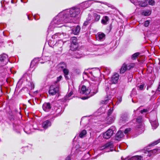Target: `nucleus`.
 <instances>
[{"label": "nucleus", "mask_w": 160, "mask_h": 160, "mask_svg": "<svg viewBox=\"0 0 160 160\" xmlns=\"http://www.w3.org/2000/svg\"><path fill=\"white\" fill-rule=\"evenodd\" d=\"M71 40L72 41L71 43H73L75 44H78L77 42V38L75 37L72 38Z\"/></svg>", "instance_id": "obj_33"}, {"label": "nucleus", "mask_w": 160, "mask_h": 160, "mask_svg": "<svg viewBox=\"0 0 160 160\" xmlns=\"http://www.w3.org/2000/svg\"><path fill=\"white\" fill-rule=\"evenodd\" d=\"M129 119V117L127 113H122L121 115L120 118V122L122 124H124L128 121Z\"/></svg>", "instance_id": "obj_5"}, {"label": "nucleus", "mask_w": 160, "mask_h": 160, "mask_svg": "<svg viewBox=\"0 0 160 160\" xmlns=\"http://www.w3.org/2000/svg\"><path fill=\"white\" fill-rule=\"evenodd\" d=\"M72 92L71 91L70 92H69L68 95H66L65 98H65V100H66V101H67V100H69L70 99V98H69V97H70L72 95Z\"/></svg>", "instance_id": "obj_32"}, {"label": "nucleus", "mask_w": 160, "mask_h": 160, "mask_svg": "<svg viewBox=\"0 0 160 160\" xmlns=\"http://www.w3.org/2000/svg\"><path fill=\"white\" fill-rule=\"evenodd\" d=\"M65 35H66V34H64V33H63L62 34H61L60 33L58 32L56 33L54 35H53L52 36V38L53 39H55L56 38H63L64 36Z\"/></svg>", "instance_id": "obj_14"}, {"label": "nucleus", "mask_w": 160, "mask_h": 160, "mask_svg": "<svg viewBox=\"0 0 160 160\" xmlns=\"http://www.w3.org/2000/svg\"><path fill=\"white\" fill-rule=\"evenodd\" d=\"M135 66V64L134 63H131L127 64V69L128 70H129L131 68L134 67Z\"/></svg>", "instance_id": "obj_28"}, {"label": "nucleus", "mask_w": 160, "mask_h": 160, "mask_svg": "<svg viewBox=\"0 0 160 160\" xmlns=\"http://www.w3.org/2000/svg\"><path fill=\"white\" fill-rule=\"evenodd\" d=\"M98 91V85L97 84H94L92 86L91 89H89L87 88L86 86L83 85L81 88L80 93L82 94H89L87 97H83L82 99H85L88 98L90 97L96 93Z\"/></svg>", "instance_id": "obj_2"}, {"label": "nucleus", "mask_w": 160, "mask_h": 160, "mask_svg": "<svg viewBox=\"0 0 160 160\" xmlns=\"http://www.w3.org/2000/svg\"><path fill=\"white\" fill-rule=\"evenodd\" d=\"M65 160H71V158L69 156H68L65 159Z\"/></svg>", "instance_id": "obj_44"}, {"label": "nucleus", "mask_w": 160, "mask_h": 160, "mask_svg": "<svg viewBox=\"0 0 160 160\" xmlns=\"http://www.w3.org/2000/svg\"><path fill=\"white\" fill-rule=\"evenodd\" d=\"M9 61L8 56L4 54L0 55V67L6 65Z\"/></svg>", "instance_id": "obj_4"}, {"label": "nucleus", "mask_w": 160, "mask_h": 160, "mask_svg": "<svg viewBox=\"0 0 160 160\" xmlns=\"http://www.w3.org/2000/svg\"><path fill=\"white\" fill-rule=\"evenodd\" d=\"M160 142V139L157 141L153 143H152V145L153 146L155 145H156L159 142Z\"/></svg>", "instance_id": "obj_40"}, {"label": "nucleus", "mask_w": 160, "mask_h": 160, "mask_svg": "<svg viewBox=\"0 0 160 160\" xmlns=\"http://www.w3.org/2000/svg\"><path fill=\"white\" fill-rule=\"evenodd\" d=\"M113 133V131L112 130L109 129L103 134L104 138L106 139L109 138L112 135Z\"/></svg>", "instance_id": "obj_7"}, {"label": "nucleus", "mask_w": 160, "mask_h": 160, "mask_svg": "<svg viewBox=\"0 0 160 160\" xmlns=\"http://www.w3.org/2000/svg\"><path fill=\"white\" fill-rule=\"evenodd\" d=\"M43 110L46 112H48L51 108L50 104L49 103H45L42 106Z\"/></svg>", "instance_id": "obj_10"}, {"label": "nucleus", "mask_w": 160, "mask_h": 160, "mask_svg": "<svg viewBox=\"0 0 160 160\" xmlns=\"http://www.w3.org/2000/svg\"><path fill=\"white\" fill-rule=\"evenodd\" d=\"M131 2L133 3L134 5H136L135 3V1L134 0H130Z\"/></svg>", "instance_id": "obj_45"}, {"label": "nucleus", "mask_w": 160, "mask_h": 160, "mask_svg": "<svg viewBox=\"0 0 160 160\" xmlns=\"http://www.w3.org/2000/svg\"><path fill=\"white\" fill-rule=\"evenodd\" d=\"M62 78V77L61 76H60L59 77L57 78V81L59 82Z\"/></svg>", "instance_id": "obj_42"}, {"label": "nucleus", "mask_w": 160, "mask_h": 160, "mask_svg": "<svg viewBox=\"0 0 160 160\" xmlns=\"http://www.w3.org/2000/svg\"><path fill=\"white\" fill-rule=\"evenodd\" d=\"M98 2L101 3V2Z\"/></svg>", "instance_id": "obj_50"}, {"label": "nucleus", "mask_w": 160, "mask_h": 160, "mask_svg": "<svg viewBox=\"0 0 160 160\" xmlns=\"http://www.w3.org/2000/svg\"><path fill=\"white\" fill-rule=\"evenodd\" d=\"M89 23V20L86 21L83 23V25L84 26H86Z\"/></svg>", "instance_id": "obj_41"}, {"label": "nucleus", "mask_w": 160, "mask_h": 160, "mask_svg": "<svg viewBox=\"0 0 160 160\" xmlns=\"http://www.w3.org/2000/svg\"><path fill=\"white\" fill-rule=\"evenodd\" d=\"M132 75H130V78H131V76Z\"/></svg>", "instance_id": "obj_51"}, {"label": "nucleus", "mask_w": 160, "mask_h": 160, "mask_svg": "<svg viewBox=\"0 0 160 160\" xmlns=\"http://www.w3.org/2000/svg\"><path fill=\"white\" fill-rule=\"evenodd\" d=\"M140 53L139 52H136L131 56V58L132 60L136 59L140 55Z\"/></svg>", "instance_id": "obj_31"}, {"label": "nucleus", "mask_w": 160, "mask_h": 160, "mask_svg": "<svg viewBox=\"0 0 160 160\" xmlns=\"http://www.w3.org/2000/svg\"><path fill=\"white\" fill-rule=\"evenodd\" d=\"M155 0V3L158 2H159L160 0Z\"/></svg>", "instance_id": "obj_47"}, {"label": "nucleus", "mask_w": 160, "mask_h": 160, "mask_svg": "<svg viewBox=\"0 0 160 160\" xmlns=\"http://www.w3.org/2000/svg\"><path fill=\"white\" fill-rule=\"evenodd\" d=\"M36 61L37 60L36 59H34L32 61L30 66L31 67H33V66L35 65V64L36 63Z\"/></svg>", "instance_id": "obj_34"}, {"label": "nucleus", "mask_w": 160, "mask_h": 160, "mask_svg": "<svg viewBox=\"0 0 160 160\" xmlns=\"http://www.w3.org/2000/svg\"><path fill=\"white\" fill-rule=\"evenodd\" d=\"M144 86V84H142L140 85L139 86H138V88L140 90H142L143 89Z\"/></svg>", "instance_id": "obj_36"}, {"label": "nucleus", "mask_w": 160, "mask_h": 160, "mask_svg": "<svg viewBox=\"0 0 160 160\" xmlns=\"http://www.w3.org/2000/svg\"><path fill=\"white\" fill-rule=\"evenodd\" d=\"M59 86L58 83L56 82L54 84L51 85L49 91V93L52 95H55L59 91Z\"/></svg>", "instance_id": "obj_3"}, {"label": "nucleus", "mask_w": 160, "mask_h": 160, "mask_svg": "<svg viewBox=\"0 0 160 160\" xmlns=\"http://www.w3.org/2000/svg\"><path fill=\"white\" fill-rule=\"evenodd\" d=\"M127 68V64L126 63H124L123 64L121 68L120 71V73H124L126 70H128Z\"/></svg>", "instance_id": "obj_19"}, {"label": "nucleus", "mask_w": 160, "mask_h": 160, "mask_svg": "<svg viewBox=\"0 0 160 160\" xmlns=\"http://www.w3.org/2000/svg\"><path fill=\"white\" fill-rule=\"evenodd\" d=\"M136 122L138 123L139 125L138 127V128H140V126L141 125L142 123V118L141 116H139L136 118Z\"/></svg>", "instance_id": "obj_21"}, {"label": "nucleus", "mask_w": 160, "mask_h": 160, "mask_svg": "<svg viewBox=\"0 0 160 160\" xmlns=\"http://www.w3.org/2000/svg\"><path fill=\"white\" fill-rule=\"evenodd\" d=\"M123 137V132L121 131H118L116 135L115 138L117 140L119 141Z\"/></svg>", "instance_id": "obj_12"}, {"label": "nucleus", "mask_w": 160, "mask_h": 160, "mask_svg": "<svg viewBox=\"0 0 160 160\" xmlns=\"http://www.w3.org/2000/svg\"><path fill=\"white\" fill-rule=\"evenodd\" d=\"M28 18L29 20H30V19L29 18V16H28Z\"/></svg>", "instance_id": "obj_48"}, {"label": "nucleus", "mask_w": 160, "mask_h": 160, "mask_svg": "<svg viewBox=\"0 0 160 160\" xmlns=\"http://www.w3.org/2000/svg\"><path fill=\"white\" fill-rule=\"evenodd\" d=\"M93 16L94 18L95 21L97 22L99 21L100 19V16L99 15L97 14L96 13H94L93 14Z\"/></svg>", "instance_id": "obj_30"}, {"label": "nucleus", "mask_w": 160, "mask_h": 160, "mask_svg": "<svg viewBox=\"0 0 160 160\" xmlns=\"http://www.w3.org/2000/svg\"><path fill=\"white\" fill-rule=\"evenodd\" d=\"M158 150L157 148H155L152 150H151L148 151H147L148 153V156L150 157L152 154H155L156 153Z\"/></svg>", "instance_id": "obj_20"}, {"label": "nucleus", "mask_w": 160, "mask_h": 160, "mask_svg": "<svg viewBox=\"0 0 160 160\" xmlns=\"http://www.w3.org/2000/svg\"><path fill=\"white\" fill-rule=\"evenodd\" d=\"M51 122L48 120L44 121L42 124V127L43 128L46 129L49 126H50Z\"/></svg>", "instance_id": "obj_16"}, {"label": "nucleus", "mask_w": 160, "mask_h": 160, "mask_svg": "<svg viewBox=\"0 0 160 160\" xmlns=\"http://www.w3.org/2000/svg\"><path fill=\"white\" fill-rule=\"evenodd\" d=\"M118 101L119 102H121V101H122V98H120L119 99H118Z\"/></svg>", "instance_id": "obj_46"}, {"label": "nucleus", "mask_w": 160, "mask_h": 160, "mask_svg": "<svg viewBox=\"0 0 160 160\" xmlns=\"http://www.w3.org/2000/svg\"><path fill=\"white\" fill-rule=\"evenodd\" d=\"M150 123L153 129H155L158 126V124L156 120L152 121L150 120Z\"/></svg>", "instance_id": "obj_18"}, {"label": "nucleus", "mask_w": 160, "mask_h": 160, "mask_svg": "<svg viewBox=\"0 0 160 160\" xmlns=\"http://www.w3.org/2000/svg\"><path fill=\"white\" fill-rule=\"evenodd\" d=\"M138 4L139 6L141 7H145L148 5V0H143L142 1L139 2Z\"/></svg>", "instance_id": "obj_17"}, {"label": "nucleus", "mask_w": 160, "mask_h": 160, "mask_svg": "<svg viewBox=\"0 0 160 160\" xmlns=\"http://www.w3.org/2000/svg\"><path fill=\"white\" fill-rule=\"evenodd\" d=\"M130 160H142V158L141 156H136L132 157L130 158Z\"/></svg>", "instance_id": "obj_26"}, {"label": "nucleus", "mask_w": 160, "mask_h": 160, "mask_svg": "<svg viewBox=\"0 0 160 160\" xmlns=\"http://www.w3.org/2000/svg\"><path fill=\"white\" fill-rule=\"evenodd\" d=\"M148 111V109H144L142 110L140 112L141 113H143V112H147Z\"/></svg>", "instance_id": "obj_39"}, {"label": "nucleus", "mask_w": 160, "mask_h": 160, "mask_svg": "<svg viewBox=\"0 0 160 160\" xmlns=\"http://www.w3.org/2000/svg\"><path fill=\"white\" fill-rule=\"evenodd\" d=\"M58 67L59 70H63L66 68V64L64 62L61 63L58 65Z\"/></svg>", "instance_id": "obj_22"}, {"label": "nucleus", "mask_w": 160, "mask_h": 160, "mask_svg": "<svg viewBox=\"0 0 160 160\" xmlns=\"http://www.w3.org/2000/svg\"><path fill=\"white\" fill-rule=\"evenodd\" d=\"M113 109H109V110L108 111V116H109L112 113V112Z\"/></svg>", "instance_id": "obj_38"}, {"label": "nucleus", "mask_w": 160, "mask_h": 160, "mask_svg": "<svg viewBox=\"0 0 160 160\" xmlns=\"http://www.w3.org/2000/svg\"><path fill=\"white\" fill-rule=\"evenodd\" d=\"M78 44L71 43L70 45V50L72 51L75 50L78 48Z\"/></svg>", "instance_id": "obj_24"}, {"label": "nucleus", "mask_w": 160, "mask_h": 160, "mask_svg": "<svg viewBox=\"0 0 160 160\" xmlns=\"http://www.w3.org/2000/svg\"><path fill=\"white\" fill-rule=\"evenodd\" d=\"M158 91L160 92V82L159 83L158 88L156 90V92Z\"/></svg>", "instance_id": "obj_43"}, {"label": "nucleus", "mask_w": 160, "mask_h": 160, "mask_svg": "<svg viewBox=\"0 0 160 160\" xmlns=\"http://www.w3.org/2000/svg\"><path fill=\"white\" fill-rule=\"evenodd\" d=\"M63 72L64 74V77L66 79H68L69 78L68 76L69 73V70L68 69L65 68L63 70Z\"/></svg>", "instance_id": "obj_25"}, {"label": "nucleus", "mask_w": 160, "mask_h": 160, "mask_svg": "<svg viewBox=\"0 0 160 160\" xmlns=\"http://www.w3.org/2000/svg\"><path fill=\"white\" fill-rule=\"evenodd\" d=\"M150 22L148 20H146L144 22V26L148 27L149 25Z\"/></svg>", "instance_id": "obj_35"}, {"label": "nucleus", "mask_w": 160, "mask_h": 160, "mask_svg": "<svg viewBox=\"0 0 160 160\" xmlns=\"http://www.w3.org/2000/svg\"><path fill=\"white\" fill-rule=\"evenodd\" d=\"M80 11V9L78 8H72L69 11H67L65 14L62 13H59L54 18L49 29L51 27H61L63 25H60V24L71 22V18L76 17L79 14Z\"/></svg>", "instance_id": "obj_1"}, {"label": "nucleus", "mask_w": 160, "mask_h": 160, "mask_svg": "<svg viewBox=\"0 0 160 160\" xmlns=\"http://www.w3.org/2000/svg\"><path fill=\"white\" fill-rule=\"evenodd\" d=\"M109 20L108 17L107 16L104 17L101 20V22L104 25L106 24Z\"/></svg>", "instance_id": "obj_23"}, {"label": "nucleus", "mask_w": 160, "mask_h": 160, "mask_svg": "<svg viewBox=\"0 0 160 160\" xmlns=\"http://www.w3.org/2000/svg\"><path fill=\"white\" fill-rule=\"evenodd\" d=\"M80 58V57H76V58Z\"/></svg>", "instance_id": "obj_49"}, {"label": "nucleus", "mask_w": 160, "mask_h": 160, "mask_svg": "<svg viewBox=\"0 0 160 160\" xmlns=\"http://www.w3.org/2000/svg\"><path fill=\"white\" fill-rule=\"evenodd\" d=\"M115 117L116 115H113L111 116H108L107 118V120L108 124H111L113 123L115 119Z\"/></svg>", "instance_id": "obj_11"}, {"label": "nucleus", "mask_w": 160, "mask_h": 160, "mask_svg": "<svg viewBox=\"0 0 160 160\" xmlns=\"http://www.w3.org/2000/svg\"><path fill=\"white\" fill-rule=\"evenodd\" d=\"M105 35L104 33L99 32L97 34L96 38H98V40L101 41H103L105 39Z\"/></svg>", "instance_id": "obj_9"}, {"label": "nucleus", "mask_w": 160, "mask_h": 160, "mask_svg": "<svg viewBox=\"0 0 160 160\" xmlns=\"http://www.w3.org/2000/svg\"><path fill=\"white\" fill-rule=\"evenodd\" d=\"M119 77V75L118 74L116 73L114 74L111 78V81L113 83H117L118 81Z\"/></svg>", "instance_id": "obj_8"}, {"label": "nucleus", "mask_w": 160, "mask_h": 160, "mask_svg": "<svg viewBox=\"0 0 160 160\" xmlns=\"http://www.w3.org/2000/svg\"><path fill=\"white\" fill-rule=\"evenodd\" d=\"M87 131L85 130H83L79 134V137L81 138H82L86 134Z\"/></svg>", "instance_id": "obj_29"}, {"label": "nucleus", "mask_w": 160, "mask_h": 160, "mask_svg": "<svg viewBox=\"0 0 160 160\" xmlns=\"http://www.w3.org/2000/svg\"><path fill=\"white\" fill-rule=\"evenodd\" d=\"M80 30V27L77 26V27H74L72 28V33L75 35H77L79 33Z\"/></svg>", "instance_id": "obj_15"}, {"label": "nucleus", "mask_w": 160, "mask_h": 160, "mask_svg": "<svg viewBox=\"0 0 160 160\" xmlns=\"http://www.w3.org/2000/svg\"><path fill=\"white\" fill-rule=\"evenodd\" d=\"M131 131V129L130 128H126L124 131V132L125 134L128 133L129 132Z\"/></svg>", "instance_id": "obj_37"}, {"label": "nucleus", "mask_w": 160, "mask_h": 160, "mask_svg": "<svg viewBox=\"0 0 160 160\" xmlns=\"http://www.w3.org/2000/svg\"><path fill=\"white\" fill-rule=\"evenodd\" d=\"M108 148L110 149V151H112L114 149L113 146L111 142L107 143L105 145L100 148V150H102Z\"/></svg>", "instance_id": "obj_6"}, {"label": "nucleus", "mask_w": 160, "mask_h": 160, "mask_svg": "<svg viewBox=\"0 0 160 160\" xmlns=\"http://www.w3.org/2000/svg\"><path fill=\"white\" fill-rule=\"evenodd\" d=\"M30 126V125H27L25 127V128H24V130L25 132L29 134L31 130L29 128Z\"/></svg>", "instance_id": "obj_27"}, {"label": "nucleus", "mask_w": 160, "mask_h": 160, "mask_svg": "<svg viewBox=\"0 0 160 160\" xmlns=\"http://www.w3.org/2000/svg\"><path fill=\"white\" fill-rule=\"evenodd\" d=\"M151 10L147 9L146 10H142L141 11V15L145 16H149L151 14Z\"/></svg>", "instance_id": "obj_13"}]
</instances>
